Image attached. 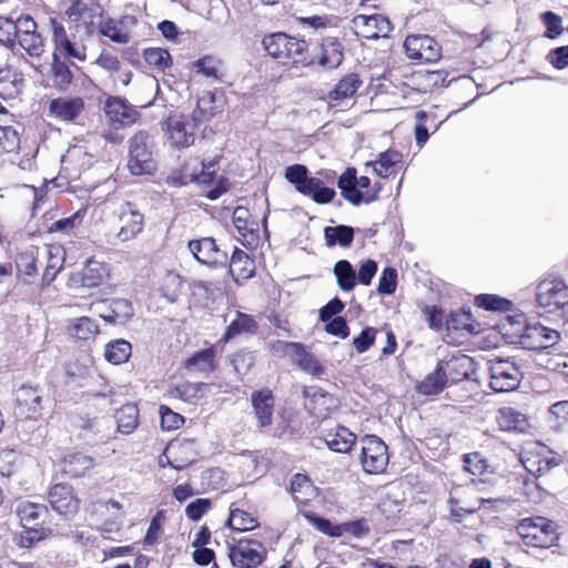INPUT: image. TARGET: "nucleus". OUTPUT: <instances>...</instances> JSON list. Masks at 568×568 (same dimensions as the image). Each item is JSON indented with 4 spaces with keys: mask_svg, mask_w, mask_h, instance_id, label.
Masks as SVG:
<instances>
[{
    "mask_svg": "<svg viewBox=\"0 0 568 568\" xmlns=\"http://www.w3.org/2000/svg\"><path fill=\"white\" fill-rule=\"evenodd\" d=\"M262 44L267 54L282 64L298 68L314 63L308 53V43L305 40L276 32L264 37Z\"/></svg>",
    "mask_w": 568,
    "mask_h": 568,
    "instance_id": "f257e3e1",
    "label": "nucleus"
},
{
    "mask_svg": "<svg viewBox=\"0 0 568 568\" xmlns=\"http://www.w3.org/2000/svg\"><path fill=\"white\" fill-rule=\"evenodd\" d=\"M308 170L303 164H293L285 169V179L294 184L297 192L310 196L317 204H327L333 201L335 190L325 185L323 180L308 176Z\"/></svg>",
    "mask_w": 568,
    "mask_h": 568,
    "instance_id": "f03ea898",
    "label": "nucleus"
},
{
    "mask_svg": "<svg viewBox=\"0 0 568 568\" xmlns=\"http://www.w3.org/2000/svg\"><path fill=\"white\" fill-rule=\"evenodd\" d=\"M128 168L134 175L152 174L155 171L153 140L149 132L140 130L130 139Z\"/></svg>",
    "mask_w": 568,
    "mask_h": 568,
    "instance_id": "7ed1b4c3",
    "label": "nucleus"
},
{
    "mask_svg": "<svg viewBox=\"0 0 568 568\" xmlns=\"http://www.w3.org/2000/svg\"><path fill=\"white\" fill-rule=\"evenodd\" d=\"M536 303L546 313L568 306V284L559 276L548 275L536 287Z\"/></svg>",
    "mask_w": 568,
    "mask_h": 568,
    "instance_id": "20e7f679",
    "label": "nucleus"
},
{
    "mask_svg": "<svg viewBox=\"0 0 568 568\" xmlns=\"http://www.w3.org/2000/svg\"><path fill=\"white\" fill-rule=\"evenodd\" d=\"M516 529L524 544L531 547L548 548L558 539L555 524L545 517L525 518Z\"/></svg>",
    "mask_w": 568,
    "mask_h": 568,
    "instance_id": "39448f33",
    "label": "nucleus"
},
{
    "mask_svg": "<svg viewBox=\"0 0 568 568\" xmlns=\"http://www.w3.org/2000/svg\"><path fill=\"white\" fill-rule=\"evenodd\" d=\"M16 513L24 528V535L21 536L20 539L22 547H31L32 544L45 537V531L38 528L47 513L44 505L29 500H20L17 505Z\"/></svg>",
    "mask_w": 568,
    "mask_h": 568,
    "instance_id": "423d86ee",
    "label": "nucleus"
},
{
    "mask_svg": "<svg viewBox=\"0 0 568 568\" xmlns=\"http://www.w3.org/2000/svg\"><path fill=\"white\" fill-rule=\"evenodd\" d=\"M562 459L559 455L540 443L528 444L521 456V463L525 468L536 476L547 473L551 468L560 465Z\"/></svg>",
    "mask_w": 568,
    "mask_h": 568,
    "instance_id": "0eeeda50",
    "label": "nucleus"
},
{
    "mask_svg": "<svg viewBox=\"0 0 568 568\" xmlns=\"http://www.w3.org/2000/svg\"><path fill=\"white\" fill-rule=\"evenodd\" d=\"M361 463L365 473L381 474L388 465V452L385 443L375 435H366L361 439Z\"/></svg>",
    "mask_w": 568,
    "mask_h": 568,
    "instance_id": "6e6552de",
    "label": "nucleus"
},
{
    "mask_svg": "<svg viewBox=\"0 0 568 568\" xmlns=\"http://www.w3.org/2000/svg\"><path fill=\"white\" fill-rule=\"evenodd\" d=\"M489 386L497 393L513 392L518 388L523 379L519 367L508 359H497L489 366Z\"/></svg>",
    "mask_w": 568,
    "mask_h": 568,
    "instance_id": "1a4fd4ad",
    "label": "nucleus"
},
{
    "mask_svg": "<svg viewBox=\"0 0 568 568\" xmlns=\"http://www.w3.org/2000/svg\"><path fill=\"white\" fill-rule=\"evenodd\" d=\"M52 28V41L57 57H65L83 62L87 58L85 45L77 41L74 34L70 36L62 23L55 19L50 20Z\"/></svg>",
    "mask_w": 568,
    "mask_h": 568,
    "instance_id": "9d476101",
    "label": "nucleus"
},
{
    "mask_svg": "<svg viewBox=\"0 0 568 568\" xmlns=\"http://www.w3.org/2000/svg\"><path fill=\"white\" fill-rule=\"evenodd\" d=\"M229 556L237 568H255L265 559L266 549L257 540L241 539L230 549Z\"/></svg>",
    "mask_w": 568,
    "mask_h": 568,
    "instance_id": "9b49d317",
    "label": "nucleus"
},
{
    "mask_svg": "<svg viewBox=\"0 0 568 568\" xmlns=\"http://www.w3.org/2000/svg\"><path fill=\"white\" fill-rule=\"evenodd\" d=\"M560 333L537 322H528L525 334L520 336L519 346L529 351H541L555 346Z\"/></svg>",
    "mask_w": 568,
    "mask_h": 568,
    "instance_id": "f8f14e48",
    "label": "nucleus"
},
{
    "mask_svg": "<svg viewBox=\"0 0 568 568\" xmlns=\"http://www.w3.org/2000/svg\"><path fill=\"white\" fill-rule=\"evenodd\" d=\"M104 112L114 129L131 126L140 119V112L124 98L110 95L104 101Z\"/></svg>",
    "mask_w": 568,
    "mask_h": 568,
    "instance_id": "ddd939ff",
    "label": "nucleus"
},
{
    "mask_svg": "<svg viewBox=\"0 0 568 568\" xmlns=\"http://www.w3.org/2000/svg\"><path fill=\"white\" fill-rule=\"evenodd\" d=\"M404 49L412 60L436 62L442 57L440 44L427 34H412L404 41Z\"/></svg>",
    "mask_w": 568,
    "mask_h": 568,
    "instance_id": "4468645a",
    "label": "nucleus"
},
{
    "mask_svg": "<svg viewBox=\"0 0 568 568\" xmlns=\"http://www.w3.org/2000/svg\"><path fill=\"white\" fill-rule=\"evenodd\" d=\"M136 22V18L129 14L119 18H105L99 23V32L112 42L126 44L131 40Z\"/></svg>",
    "mask_w": 568,
    "mask_h": 568,
    "instance_id": "2eb2a0df",
    "label": "nucleus"
},
{
    "mask_svg": "<svg viewBox=\"0 0 568 568\" xmlns=\"http://www.w3.org/2000/svg\"><path fill=\"white\" fill-rule=\"evenodd\" d=\"M320 67L327 70L338 68L344 60V47L338 38L325 37L314 48V57L311 55Z\"/></svg>",
    "mask_w": 568,
    "mask_h": 568,
    "instance_id": "dca6fc26",
    "label": "nucleus"
},
{
    "mask_svg": "<svg viewBox=\"0 0 568 568\" xmlns=\"http://www.w3.org/2000/svg\"><path fill=\"white\" fill-rule=\"evenodd\" d=\"M352 23L356 33L368 40L387 37L392 31L388 18L377 13L358 14L353 18Z\"/></svg>",
    "mask_w": 568,
    "mask_h": 568,
    "instance_id": "f3484780",
    "label": "nucleus"
},
{
    "mask_svg": "<svg viewBox=\"0 0 568 568\" xmlns=\"http://www.w3.org/2000/svg\"><path fill=\"white\" fill-rule=\"evenodd\" d=\"M48 498L52 509L65 518L73 517L80 508V500L74 495L73 488L65 484L54 485Z\"/></svg>",
    "mask_w": 568,
    "mask_h": 568,
    "instance_id": "a211bd4d",
    "label": "nucleus"
},
{
    "mask_svg": "<svg viewBox=\"0 0 568 568\" xmlns=\"http://www.w3.org/2000/svg\"><path fill=\"white\" fill-rule=\"evenodd\" d=\"M166 134L174 148H187L194 142V125L183 115L170 116L166 121Z\"/></svg>",
    "mask_w": 568,
    "mask_h": 568,
    "instance_id": "6ab92c4d",
    "label": "nucleus"
},
{
    "mask_svg": "<svg viewBox=\"0 0 568 568\" xmlns=\"http://www.w3.org/2000/svg\"><path fill=\"white\" fill-rule=\"evenodd\" d=\"M282 352L290 356L295 365L302 371L318 376L324 373V367L317 358L311 353L306 352L304 345L301 343H282Z\"/></svg>",
    "mask_w": 568,
    "mask_h": 568,
    "instance_id": "aec40b11",
    "label": "nucleus"
},
{
    "mask_svg": "<svg viewBox=\"0 0 568 568\" xmlns=\"http://www.w3.org/2000/svg\"><path fill=\"white\" fill-rule=\"evenodd\" d=\"M121 229L118 237L122 241H129L135 237L143 229V214L134 204L125 202L120 206Z\"/></svg>",
    "mask_w": 568,
    "mask_h": 568,
    "instance_id": "412c9836",
    "label": "nucleus"
},
{
    "mask_svg": "<svg viewBox=\"0 0 568 568\" xmlns=\"http://www.w3.org/2000/svg\"><path fill=\"white\" fill-rule=\"evenodd\" d=\"M337 186L341 190L343 197L353 205L361 203H371L376 200L375 194H364L356 185V169L347 168L338 178Z\"/></svg>",
    "mask_w": 568,
    "mask_h": 568,
    "instance_id": "4be33fe9",
    "label": "nucleus"
},
{
    "mask_svg": "<svg viewBox=\"0 0 568 568\" xmlns=\"http://www.w3.org/2000/svg\"><path fill=\"white\" fill-rule=\"evenodd\" d=\"M17 414L23 417H34L41 412V395L37 387L21 385L16 390Z\"/></svg>",
    "mask_w": 568,
    "mask_h": 568,
    "instance_id": "5701e85b",
    "label": "nucleus"
},
{
    "mask_svg": "<svg viewBox=\"0 0 568 568\" xmlns=\"http://www.w3.org/2000/svg\"><path fill=\"white\" fill-rule=\"evenodd\" d=\"M65 14L72 22H81L87 29L102 16L101 7L93 0H75L67 9Z\"/></svg>",
    "mask_w": 568,
    "mask_h": 568,
    "instance_id": "b1692460",
    "label": "nucleus"
},
{
    "mask_svg": "<svg viewBox=\"0 0 568 568\" xmlns=\"http://www.w3.org/2000/svg\"><path fill=\"white\" fill-rule=\"evenodd\" d=\"M84 102L81 98L74 97H63L53 99L50 102V113L61 121L72 122L74 121L83 111Z\"/></svg>",
    "mask_w": 568,
    "mask_h": 568,
    "instance_id": "393cba45",
    "label": "nucleus"
},
{
    "mask_svg": "<svg viewBox=\"0 0 568 568\" xmlns=\"http://www.w3.org/2000/svg\"><path fill=\"white\" fill-rule=\"evenodd\" d=\"M251 402L260 427L270 426L273 422L274 397L270 389L253 392Z\"/></svg>",
    "mask_w": 568,
    "mask_h": 568,
    "instance_id": "a878e982",
    "label": "nucleus"
},
{
    "mask_svg": "<svg viewBox=\"0 0 568 568\" xmlns=\"http://www.w3.org/2000/svg\"><path fill=\"white\" fill-rule=\"evenodd\" d=\"M68 334L77 342L91 344L100 333L99 325L89 316H80L69 321Z\"/></svg>",
    "mask_w": 568,
    "mask_h": 568,
    "instance_id": "bb28decb",
    "label": "nucleus"
},
{
    "mask_svg": "<svg viewBox=\"0 0 568 568\" xmlns=\"http://www.w3.org/2000/svg\"><path fill=\"white\" fill-rule=\"evenodd\" d=\"M327 447L336 453H348L356 442V436L348 428L337 425L323 435Z\"/></svg>",
    "mask_w": 568,
    "mask_h": 568,
    "instance_id": "cd10ccee",
    "label": "nucleus"
},
{
    "mask_svg": "<svg viewBox=\"0 0 568 568\" xmlns=\"http://www.w3.org/2000/svg\"><path fill=\"white\" fill-rule=\"evenodd\" d=\"M22 87L23 78L20 73L9 69H0V98L2 100L17 99L22 91ZM6 112V108L0 102V113Z\"/></svg>",
    "mask_w": 568,
    "mask_h": 568,
    "instance_id": "c85d7f7f",
    "label": "nucleus"
},
{
    "mask_svg": "<svg viewBox=\"0 0 568 568\" xmlns=\"http://www.w3.org/2000/svg\"><path fill=\"white\" fill-rule=\"evenodd\" d=\"M169 453L172 454V468L181 470L192 464L196 456L195 442L193 439H180L171 442Z\"/></svg>",
    "mask_w": 568,
    "mask_h": 568,
    "instance_id": "c756f323",
    "label": "nucleus"
},
{
    "mask_svg": "<svg viewBox=\"0 0 568 568\" xmlns=\"http://www.w3.org/2000/svg\"><path fill=\"white\" fill-rule=\"evenodd\" d=\"M439 371L443 372L447 383H458L468 377L470 368V358L465 355L453 356L447 361H442Z\"/></svg>",
    "mask_w": 568,
    "mask_h": 568,
    "instance_id": "7c9ffc66",
    "label": "nucleus"
},
{
    "mask_svg": "<svg viewBox=\"0 0 568 568\" xmlns=\"http://www.w3.org/2000/svg\"><path fill=\"white\" fill-rule=\"evenodd\" d=\"M403 154L394 149H388L378 154L377 160L368 162L367 165L373 168V171L382 179L396 173V166L402 163Z\"/></svg>",
    "mask_w": 568,
    "mask_h": 568,
    "instance_id": "2f4dec72",
    "label": "nucleus"
},
{
    "mask_svg": "<svg viewBox=\"0 0 568 568\" xmlns=\"http://www.w3.org/2000/svg\"><path fill=\"white\" fill-rule=\"evenodd\" d=\"M497 422L499 427L507 432L524 433L530 426L527 416L513 407L500 408Z\"/></svg>",
    "mask_w": 568,
    "mask_h": 568,
    "instance_id": "473e14b6",
    "label": "nucleus"
},
{
    "mask_svg": "<svg viewBox=\"0 0 568 568\" xmlns=\"http://www.w3.org/2000/svg\"><path fill=\"white\" fill-rule=\"evenodd\" d=\"M209 389L204 383H182L169 388L168 394L172 398H179L187 404H196L201 400Z\"/></svg>",
    "mask_w": 568,
    "mask_h": 568,
    "instance_id": "72a5a7b5",
    "label": "nucleus"
},
{
    "mask_svg": "<svg viewBox=\"0 0 568 568\" xmlns=\"http://www.w3.org/2000/svg\"><path fill=\"white\" fill-rule=\"evenodd\" d=\"M248 215L247 209L237 206L233 212V222L239 233V242L246 248H254L257 245L255 243L257 236L248 225Z\"/></svg>",
    "mask_w": 568,
    "mask_h": 568,
    "instance_id": "f704fd0d",
    "label": "nucleus"
},
{
    "mask_svg": "<svg viewBox=\"0 0 568 568\" xmlns=\"http://www.w3.org/2000/svg\"><path fill=\"white\" fill-rule=\"evenodd\" d=\"M229 266L236 281L250 278L255 273L254 261L245 251H233Z\"/></svg>",
    "mask_w": 568,
    "mask_h": 568,
    "instance_id": "c9c22d12",
    "label": "nucleus"
},
{
    "mask_svg": "<svg viewBox=\"0 0 568 568\" xmlns=\"http://www.w3.org/2000/svg\"><path fill=\"white\" fill-rule=\"evenodd\" d=\"M291 494L297 504H306L317 495L315 486L303 474H295L291 480Z\"/></svg>",
    "mask_w": 568,
    "mask_h": 568,
    "instance_id": "e433bc0d",
    "label": "nucleus"
},
{
    "mask_svg": "<svg viewBox=\"0 0 568 568\" xmlns=\"http://www.w3.org/2000/svg\"><path fill=\"white\" fill-rule=\"evenodd\" d=\"M109 275V267L100 261L89 258L82 268V283L87 287L100 285Z\"/></svg>",
    "mask_w": 568,
    "mask_h": 568,
    "instance_id": "4c0bfd02",
    "label": "nucleus"
},
{
    "mask_svg": "<svg viewBox=\"0 0 568 568\" xmlns=\"http://www.w3.org/2000/svg\"><path fill=\"white\" fill-rule=\"evenodd\" d=\"M528 321L524 314L507 316L501 323V333L510 344H518L520 336L525 334Z\"/></svg>",
    "mask_w": 568,
    "mask_h": 568,
    "instance_id": "58836bf2",
    "label": "nucleus"
},
{
    "mask_svg": "<svg viewBox=\"0 0 568 568\" xmlns=\"http://www.w3.org/2000/svg\"><path fill=\"white\" fill-rule=\"evenodd\" d=\"M362 81L358 74L349 73L343 77L335 88L329 92V99L333 101L345 100L353 97L359 89Z\"/></svg>",
    "mask_w": 568,
    "mask_h": 568,
    "instance_id": "ea45409f",
    "label": "nucleus"
},
{
    "mask_svg": "<svg viewBox=\"0 0 568 568\" xmlns=\"http://www.w3.org/2000/svg\"><path fill=\"white\" fill-rule=\"evenodd\" d=\"M122 506L119 501L109 500L102 506L101 516L105 517L102 530L106 532L119 531L123 518Z\"/></svg>",
    "mask_w": 568,
    "mask_h": 568,
    "instance_id": "a19ab883",
    "label": "nucleus"
},
{
    "mask_svg": "<svg viewBox=\"0 0 568 568\" xmlns=\"http://www.w3.org/2000/svg\"><path fill=\"white\" fill-rule=\"evenodd\" d=\"M257 328L255 320L243 313H237L236 317L231 321L227 329L223 336V341L227 342L231 338L241 334H254Z\"/></svg>",
    "mask_w": 568,
    "mask_h": 568,
    "instance_id": "79ce46f5",
    "label": "nucleus"
},
{
    "mask_svg": "<svg viewBox=\"0 0 568 568\" xmlns=\"http://www.w3.org/2000/svg\"><path fill=\"white\" fill-rule=\"evenodd\" d=\"M118 430L131 434L139 425V409L134 404L123 405L115 414Z\"/></svg>",
    "mask_w": 568,
    "mask_h": 568,
    "instance_id": "37998d69",
    "label": "nucleus"
},
{
    "mask_svg": "<svg viewBox=\"0 0 568 568\" xmlns=\"http://www.w3.org/2000/svg\"><path fill=\"white\" fill-rule=\"evenodd\" d=\"M93 467V459L81 453L69 454L63 459V470L67 475L79 477Z\"/></svg>",
    "mask_w": 568,
    "mask_h": 568,
    "instance_id": "c03bdc74",
    "label": "nucleus"
},
{
    "mask_svg": "<svg viewBox=\"0 0 568 568\" xmlns=\"http://www.w3.org/2000/svg\"><path fill=\"white\" fill-rule=\"evenodd\" d=\"M355 235L353 227L347 225L326 226L324 229V236L328 246H348Z\"/></svg>",
    "mask_w": 568,
    "mask_h": 568,
    "instance_id": "a18cd8bd",
    "label": "nucleus"
},
{
    "mask_svg": "<svg viewBox=\"0 0 568 568\" xmlns=\"http://www.w3.org/2000/svg\"><path fill=\"white\" fill-rule=\"evenodd\" d=\"M214 358V349L206 348L190 357L185 363V367L194 373H210L215 368Z\"/></svg>",
    "mask_w": 568,
    "mask_h": 568,
    "instance_id": "49530a36",
    "label": "nucleus"
},
{
    "mask_svg": "<svg viewBox=\"0 0 568 568\" xmlns=\"http://www.w3.org/2000/svg\"><path fill=\"white\" fill-rule=\"evenodd\" d=\"M132 346L125 339H115L106 344L104 357L113 364L120 365L125 363L131 356Z\"/></svg>",
    "mask_w": 568,
    "mask_h": 568,
    "instance_id": "de8ad7c7",
    "label": "nucleus"
},
{
    "mask_svg": "<svg viewBox=\"0 0 568 568\" xmlns=\"http://www.w3.org/2000/svg\"><path fill=\"white\" fill-rule=\"evenodd\" d=\"M193 70L207 79L220 80L222 77V61L214 55H204L193 62Z\"/></svg>",
    "mask_w": 568,
    "mask_h": 568,
    "instance_id": "09e8293b",
    "label": "nucleus"
},
{
    "mask_svg": "<svg viewBox=\"0 0 568 568\" xmlns=\"http://www.w3.org/2000/svg\"><path fill=\"white\" fill-rule=\"evenodd\" d=\"M83 216L84 213L82 211H77L69 216H62L47 225V231L49 233L70 235L77 227L81 225Z\"/></svg>",
    "mask_w": 568,
    "mask_h": 568,
    "instance_id": "8fccbe9b",
    "label": "nucleus"
},
{
    "mask_svg": "<svg viewBox=\"0 0 568 568\" xmlns=\"http://www.w3.org/2000/svg\"><path fill=\"white\" fill-rule=\"evenodd\" d=\"M111 315H102V320L111 324H123L133 316L131 302L124 298L113 300L111 303Z\"/></svg>",
    "mask_w": 568,
    "mask_h": 568,
    "instance_id": "3c124183",
    "label": "nucleus"
},
{
    "mask_svg": "<svg viewBox=\"0 0 568 568\" xmlns=\"http://www.w3.org/2000/svg\"><path fill=\"white\" fill-rule=\"evenodd\" d=\"M334 274L342 291L351 292L355 287L356 273L348 261H338L334 266Z\"/></svg>",
    "mask_w": 568,
    "mask_h": 568,
    "instance_id": "603ef678",
    "label": "nucleus"
},
{
    "mask_svg": "<svg viewBox=\"0 0 568 568\" xmlns=\"http://www.w3.org/2000/svg\"><path fill=\"white\" fill-rule=\"evenodd\" d=\"M447 381L437 364L435 371L427 375L418 385L417 390L423 395H436L444 389Z\"/></svg>",
    "mask_w": 568,
    "mask_h": 568,
    "instance_id": "864d4df0",
    "label": "nucleus"
},
{
    "mask_svg": "<svg viewBox=\"0 0 568 568\" xmlns=\"http://www.w3.org/2000/svg\"><path fill=\"white\" fill-rule=\"evenodd\" d=\"M160 290L170 303H174L182 294L183 281L179 274L168 272L162 278Z\"/></svg>",
    "mask_w": 568,
    "mask_h": 568,
    "instance_id": "5fc2aeb1",
    "label": "nucleus"
},
{
    "mask_svg": "<svg viewBox=\"0 0 568 568\" xmlns=\"http://www.w3.org/2000/svg\"><path fill=\"white\" fill-rule=\"evenodd\" d=\"M475 305L487 311L507 312L513 307V302L496 294H479L475 296Z\"/></svg>",
    "mask_w": 568,
    "mask_h": 568,
    "instance_id": "6e6d98bb",
    "label": "nucleus"
},
{
    "mask_svg": "<svg viewBox=\"0 0 568 568\" xmlns=\"http://www.w3.org/2000/svg\"><path fill=\"white\" fill-rule=\"evenodd\" d=\"M227 524L239 531L252 530L258 526L257 519L252 514L239 508L231 510Z\"/></svg>",
    "mask_w": 568,
    "mask_h": 568,
    "instance_id": "4d7b16f0",
    "label": "nucleus"
},
{
    "mask_svg": "<svg viewBox=\"0 0 568 568\" xmlns=\"http://www.w3.org/2000/svg\"><path fill=\"white\" fill-rule=\"evenodd\" d=\"M52 77L54 87L59 90H67L73 79V74L69 65L62 61L61 58L57 57V54H53Z\"/></svg>",
    "mask_w": 568,
    "mask_h": 568,
    "instance_id": "13d9d810",
    "label": "nucleus"
},
{
    "mask_svg": "<svg viewBox=\"0 0 568 568\" xmlns=\"http://www.w3.org/2000/svg\"><path fill=\"white\" fill-rule=\"evenodd\" d=\"M236 465L241 470L243 477L246 479H255L261 473V462L258 456L254 453H245L237 458Z\"/></svg>",
    "mask_w": 568,
    "mask_h": 568,
    "instance_id": "bf43d9fd",
    "label": "nucleus"
},
{
    "mask_svg": "<svg viewBox=\"0 0 568 568\" xmlns=\"http://www.w3.org/2000/svg\"><path fill=\"white\" fill-rule=\"evenodd\" d=\"M191 255L209 267H224L229 262L226 251H191Z\"/></svg>",
    "mask_w": 568,
    "mask_h": 568,
    "instance_id": "052dcab7",
    "label": "nucleus"
},
{
    "mask_svg": "<svg viewBox=\"0 0 568 568\" xmlns=\"http://www.w3.org/2000/svg\"><path fill=\"white\" fill-rule=\"evenodd\" d=\"M446 328L448 331H466L476 333V324L469 312L450 313L446 320Z\"/></svg>",
    "mask_w": 568,
    "mask_h": 568,
    "instance_id": "680f3d73",
    "label": "nucleus"
},
{
    "mask_svg": "<svg viewBox=\"0 0 568 568\" xmlns=\"http://www.w3.org/2000/svg\"><path fill=\"white\" fill-rule=\"evenodd\" d=\"M20 47L31 58H40L44 52V41L39 32L18 37Z\"/></svg>",
    "mask_w": 568,
    "mask_h": 568,
    "instance_id": "e2e57ef3",
    "label": "nucleus"
},
{
    "mask_svg": "<svg viewBox=\"0 0 568 568\" xmlns=\"http://www.w3.org/2000/svg\"><path fill=\"white\" fill-rule=\"evenodd\" d=\"M144 59L148 64L165 70L171 67L172 59L168 50L162 48H149L144 50Z\"/></svg>",
    "mask_w": 568,
    "mask_h": 568,
    "instance_id": "0e129e2a",
    "label": "nucleus"
},
{
    "mask_svg": "<svg viewBox=\"0 0 568 568\" xmlns=\"http://www.w3.org/2000/svg\"><path fill=\"white\" fill-rule=\"evenodd\" d=\"M20 136L13 126H0V149L10 153L19 149Z\"/></svg>",
    "mask_w": 568,
    "mask_h": 568,
    "instance_id": "69168bd1",
    "label": "nucleus"
},
{
    "mask_svg": "<svg viewBox=\"0 0 568 568\" xmlns=\"http://www.w3.org/2000/svg\"><path fill=\"white\" fill-rule=\"evenodd\" d=\"M541 21L546 26L545 37L548 39H556L562 33V20L557 13L552 11L544 12Z\"/></svg>",
    "mask_w": 568,
    "mask_h": 568,
    "instance_id": "338daca9",
    "label": "nucleus"
},
{
    "mask_svg": "<svg viewBox=\"0 0 568 568\" xmlns=\"http://www.w3.org/2000/svg\"><path fill=\"white\" fill-rule=\"evenodd\" d=\"M397 286V271L393 267L383 270L378 281L377 291L383 295H390L395 292Z\"/></svg>",
    "mask_w": 568,
    "mask_h": 568,
    "instance_id": "774afa93",
    "label": "nucleus"
}]
</instances>
